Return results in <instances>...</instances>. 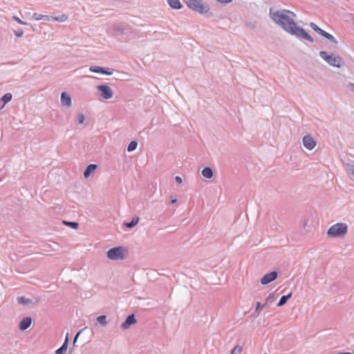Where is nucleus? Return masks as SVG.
<instances>
[{
  "instance_id": "1",
  "label": "nucleus",
  "mask_w": 354,
  "mask_h": 354,
  "mask_svg": "<svg viewBox=\"0 0 354 354\" xmlns=\"http://www.w3.org/2000/svg\"><path fill=\"white\" fill-rule=\"evenodd\" d=\"M270 17L279 25H280L286 31L291 35L304 38L310 42L313 39L306 31L296 26L294 21L295 15L287 10H277L271 8L270 10Z\"/></svg>"
},
{
  "instance_id": "2",
  "label": "nucleus",
  "mask_w": 354,
  "mask_h": 354,
  "mask_svg": "<svg viewBox=\"0 0 354 354\" xmlns=\"http://www.w3.org/2000/svg\"><path fill=\"white\" fill-rule=\"evenodd\" d=\"M348 231V226L346 223H336L328 229L327 234L330 237H343Z\"/></svg>"
},
{
  "instance_id": "3",
  "label": "nucleus",
  "mask_w": 354,
  "mask_h": 354,
  "mask_svg": "<svg viewBox=\"0 0 354 354\" xmlns=\"http://www.w3.org/2000/svg\"><path fill=\"white\" fill-rule=\"evenodd\" d=\"M187 6L194 11L200 14L206 13L209 7L205 1H187Z\"/></svg>"
},
{
  "instance_id": "4",
  "label": "nucleus",
  "mask_w": 354,
  "mask_h": 354,
  "mask_svg": "<svg viewBox=\"0 0 354 354\" xmlns=\"http://www.w3.org/2000/svg\"><path fill=\"white\" fill-rule=\"evenodd\" d=\"M321 57L330 65L339 68L342 64V60L339 56L329 55L325 51L319 53Z\"/></svg>"
},
{
  "instance_id": "5",
  "label": "nucleus",
  "mask_w": 354,
  "mask_h": 354,
  "mask_svg": "<svg viewBox=\"0 0 354 354\" xmlns=\"http://www.w3.org/2000/svg\"><path fill=\"white\" fill-rule=\"evenodd\" d=\"M124 257V249L122 247L113 248L107 252V257L111 260H122Z\"/></svg>"
},
{
  "instance_id": "6",
  "label": "nucleus",
  "mask_w": 354,
  "mask_h": 354,
  "mask_svg": "<svg viewBox=\"0 0 354 354\" xmlns=\"http://www.w3.org/2000/svg\"><path fill=\"white\" fill-rule=\"evenodd\" d=\"M98 91L100 93V96L104 99L108 100L112 97L113 91L107 85H99L97 86Z\"/></svg>"
},
{
  "instance_id": "7",
  "label": "nucleus",
  "mask_w": 354,
  "mask_h": 354,
  "mask_svg": "<svg viewBox=\"0 0 354 354\" xmlns=\"http://www.w3.org/2000/svg\"><path fill=\"white\" fill-rule=\"evenodd\" d=\"M310 26L315 30L316 31L317 33H319V35H322L323 37L327 38L328 39L330 40L331 41L334 42V43H337L335 37L326 32V31H324V30L321 29L320 28H319L315 23L313 22H311L310 24Z\"/></svg>"
},
{
  "instance_id": "8",
  "label": "nucleus",
  "mask_w": 354,
  "mask_h": 354,
  "mask_svg": "<svg viewBox=\"0 0 354 354\" xmlns=\"http://www.w3.org/2000/svg\"><path fill=\"white\" fill-rule=\"evenodd\" d=\"M277 275H278L277 272L275 271H273V272L266 274L261 279V284L266 285V284L273 281L274 280H275L277 279Z\"/></svg>"
},
{
  "instance_id": "9",
  "label": "nucleus",
  "mask_w": 354,
  "mask_h": 354,
  "mask_svg": "<svg viewBox=\"0 0 354 354\" xmlns=\"http://www.w3.org/2000/svg\"><path fill=\"white\" fill-rule=\"evenodd\" d=\"M304 145L309 150L313 149L316 145L315 140L310 136H306L303 138Z\"/></svg>"
},
{
  "instance_id": "10",
  "label": "nucleus",
  "mask_w": 354,
  "mask_h": 354,
  "mask_svg": "<svg viewBox=\"0 0 354 354\" xmlns=\"http://www.w3.org/2000/svg\"><path fill=\"white\" fill-rule=\"evenodd\" d=\"M136 319L134 317L133 315H131L127 317L125 322L122 323L121 325V327L122 329L126 330L131 325L136 324Z\"/></svg>"
},
{
  "instance_id": "11",
  "label": "nucleus",
  "mask_w": 354,
  "mask_h": 354,
  "mask_svg": "<svg viewBox=\"0 0 354 354\" xmlns=\"http://www.w3.org/2000/svg\"><path fill=\"white\" fill-rule=\"evenodd\" d=\"M31 323H32V319L30 317H25L20 322L19 328L21 330H24L30 327V326L31 325Z\"/></svg>"
},
{
  "instance_id": "12",
  "label": "nucleus",
  "mask_w": 354,
  "mask_h": 354,
  "mask_svg": "<svg viewBox=\"0 0 354 354\" xmlns=\"http://www.w3.org/2000/svg\"><path fill=\"white\" fill-rule=\"evenodd\" d=\"M61 102L64 106H70L71 105V96L66 93H62L61 95Z\"/></svg>"
},
{
  "instance_id": "13",
  "label": "nucleus",
  "mask_w": 354,
  "mask_h": 354,
  "mask_svg": "<svg viewBox=\"0 0 354 354\" xmlns=\"http://www.w3.org/2000/svg\"><path fill=\"white\" fill-rule=\"evenodd\" d=\"M89 70L92 72L97 73H103V74H106V75H111L112 74L111 71H107L104 70L103 68H101L100 66H91Z\"/></svg>"
},
{
  "instance_id": "14",
  "label": "nucleus",
  "mask_w": 354,
  "mask_h": 354,
  "mask_svg": "<svg viewBox=\"0 0 354 354\" xmlns=\"http://www.w3.org/2000/svg\"><path fill=\"white\" fill-rule=\"evenodd\" d=\"M97 168V165L94 164L89 165L84 172L85 178H88L92 172H94Z\"/></svg>"
},
{
  "instance_id": "15",
  "label": "nucleus",
  "mask_w": 354,
  "mask_h": 354,
  "mask_svg": "<svg viewBox=\"0 0 354 354\" xmlns=\"http://www.w3.org/2000/svg\"><path fill=\"white\" fill-rule=\"evenodd\" d=\"M68 336L66 337V339H65V341L63 344V345L59 348H58L57 351H56V353L57 354H64V352H66V351L67 350V348H68Z\"/></svg>"
},
{
  "instance_id": "16",
  "label": "nucleus",
  "mask_w": 354,
  "mask_h": 354,
  "mask_svg": "<svg viewBox=\"0 0 354 354\" xmlns=\"http://www.w3.org/2000/svg\"><path fill=\"white\" fill-rule=\"evenodd\" d=\"M202 174L203 176L206 178H211L213 176V171L211 168L209 167H205L202 170Z\"/></svg>"
},
{
  "instance_id": "17",
  "label": "nucleus",
  "mask_w": 354,
  "mask_h": 354,
  "mask_svg": "<svg viewBox=\"0 0 354 354\" xmlns=\"http://www.w3.org/2000/svg\"><path fill=\"white\" fill-rule=\"evenodd\" d=\"M291 297H292V293H289L287 295L282 296L281 297L277 306H283L287 302L288 299H289Z\"/></svg>"
},
{
  "instance_id": "18",
  "label": "nucleus",
  "mask_w": 354,
  "mask_h": 354,
  "mask_svg": "<svg viewBox=\"0 0 354 354\" xmlns=\"http://www.w3.org/2000/svg\"><path fill=\"white\" fill-rule=\"evenodd\" d=\"M139 221V218L138 216H135L132 218L130 223H126L125 225L128 227H133L136 226Z\"/></svg>"
},
{
  "instance_id": "19",
  "label": "nucleus",
  "mask_w": 354,
  "mask_h": 354,
  "mask_svg": "<svg viewBox=\"0 0 354 354\" xmlns=\"http://www.w3.org/2000/svg\"><path fill=\"white\" fill-rule=\"evenodd\" d=\"M12 99V94L10 93H6L1 100V102L3 101V103L2 104H6L8 102H10Z\"/></svg>"
},
{
  "instance_id": "20",
  "label": "nucleus",
  "mask_w": 354,
  "mask_h": 354,
  "mask_svg": "<svg viewBox=\"0 0 354 354\" xmlns=\"http://www.w3.org/2000/svg\"><path fill=\"white\" fill-rule=\"evenodd\" d=\"M97 322L102 326H106L107 324L106 317L105 315H101L97 317Z\"/></svg>"
},
{
  "instance_id": "21",
  "label": "nucleus",
  "mask_w": 354,
  "mask_h": 354,
  "mask_svg": "<svg viewBox=\"0 0 354 354\" xmlns=\"http://www.w3.org/2000/svg\"><path fill=\"white\" fill-rule=\"evenodd\" d=\"M170 6L174 9H180L182 8L180 1H168Z\"/></svg>"
},
{
  "instance_id": "22",
  "label": "nucleus",
  "mask_w": 354,
  "mask_h": 354,
  "mask_svg": "<svg viewBox=\"0 0 354 354\" xmlns=\"http://www.w3.org/2000/svg\"><path fill=\"white\" fill-rule=\"evenodd\" d=\"M138 146V143L136 141H131L129 145H128L127 150L128 151L131 152L134 151Z\"/></svg>"
},
{
  "instance_id": "23",
  "label": "nucleus",
  "mask_w": 354,
  "mask_h": 354,
  "mask_svg": "<svg viewBox=\"0 0 354 354\" xmlns=\"http://www.w3.org/2000/svg\"><path fill=\"white\" fill-rule=\"evenodd\" d=\"M68 17L66 15H61L58 17H55L53 18V20L64 22L67 20Z\"/></svg>"
},
{
  "instance_id": "24",
  "label": "nucleus",
  "mask_w": 354,
  "mask_h": 354,
  "mask_svg": "<svg viewBox=\"0 0 354 354\" xmlns=\"http://www.w3.org/2000/svg\"><path fill=\"white\" fill-rule=\"evenodd\" d=\"M17 301L19 303L21 304H28L30 302V300L24 297H19L17 299Z\"/></svg>"
},
{
  "instance_id": "25",
  "label": "nucleus",
  "mask_w": 354,
  "mask_h": 354,
  "mask_svg": "<svg viewBox=\"0 0 354 354\" xmlns=\"http://www.w3.org/2000/svg\"><path fill=\"white\" fill-rule=\"evenodd\" d=\"M263 308V306H262V304H261L260 301H257L256 302V308H255V310L256 312L257 313V315H259L260 314V313L261 312L262 309Z\"/></svg>"
},
{
  "instance_id": "26",
  "label": "nucleus",
  "mask_w": 354,
  "mask_h": 354,
  "mask_svg": "<svg viewBox=\"0 0 354 354\" xmlns=\"http://www.w3.org/2000/svg\"><path fill=\"white\" fill-rule=\"evenodd\" d=\"M241 351L242 347L241 346H236L232 349L231 354H240Z\"/></svg>"
},
{
  "instance_id": "27",
  "label": "nucleus",
  "mask_w": 354,
  "mask_h": 354,
  "mask_svg": "<svg viewBox=\"0 0 354 354\" xmlns=\"http://www.w3.org/2000/svg\"><path fill=\"white\" fill-rule=\"evenodd\" d=\"M66 225L72 227L74 229H76L78 226V223L75 222H64Z\"/></svg>"
},
{
  "instance_id": "28",
  "label": "nucleus",
  "mask_w": 354,
  "mask_h": 354,
  "mask_svg": "<svg viewBox=\"0 0 354 354\" xmlns=\"http://www.w3.org/2000/svg\"><path fill=\"white\" fill-rule=\"evenodd\" d=\"M84 121V116L83 114H80L78 116V122L80 124H82Z\"/></svg>"
},
{
  "instance_id": "29",
  "label": "nucleus",
  "mask_w": 354,
  "mask_h": 354,
  "mask_svg": "<svg viewBox=\"0 0 354 354\" xmlns=\"http://www.w3.org/2000/svg\"><path fill=\"white\" fill-rule=\"evenodd\" d=\"M14 19L20 24H25V23L17 17H14Z\"/></svg>"
},
{
  "instance_id": "30",
  "label": "nucleus",
  "mask_w": 354,
  "mask_h": 354,
  "mask_svg": "<svg viewBox=\"0 0 354 354\" xmlns=\"http://www.w3.org/2000/svg\"><path fill=\"white\" fill-rule=\"evenodd\" d=\"M175 180L178 184H181L183 183L182 178L180 176H176Z\"/></svg>"
},
{
  "instance_id": "31",
  "label": "nucleus",
  "mask_w": 354,
  "mask_h": 354,
  "mask_svg": "<svg viewBox=\"0 0 354 354\" xmlns=\"http://www.w3.org/2000/svg\"><path fill=\"white\" fill-rule=\"evenodd\" d=\"M24 34V32L23 30H20V31H17V32H15V35L18 37H20L23 35Z\"/></svg>"
},
{
  "instance_id": "32",
  "label": "nucleus",
  "mask_w": 354,
  "mask_h": 354,
  "mask_svg": "<svg viewBox=\"0 0 354 354\" xmlns=\"http://www.w3.org/2000/svg\"><path fill=\"white\" fill-rule=\"evenodd\" d=\"M348 87L351 90H352V91H354V84H352V83L349 84L348 85Z\"/></svg>"
},
{
  "instance_id": "33",
  "label": "nucleus",
  "mask_w": 354,
  "mask_h": 354,
  "mask_svg": "<svg viewBox=\"0 0 354 354\" xmlns=\"http://www.w3.org/2000/svg\"><path fill=\"white\" fill-rule=\"evenodd\" d=\"M81 332H82V330L79 331V332L76 334V335H75V338H74V342H73L74 343H75V342H76V340H77V337H78V336H79V335L80 334V333H81Z\"/></svg>"
},
{
  "instance_id": "34",
  "label": "nucleus",
  "mask_w": 354,
  "mask_h": 354,
  "mask_svg": "<svg viewBox=\"0 0 354 354\" xmlns=\"http://www.w3.org/2000/svg\"><path fill=\"white\" fill-rule=\"evenodd\" d=\"M41 19H48V17L47 15H45V16H43L42 17H41ZM37 19H40V18H37Z\"/></svg>"
},
{
  "instance_id": "35",
  "label": "nucleus",
  "mask_w": 354,
  "mask_h": 354,
  "mask_svg": "<svg viewBox=\"0 0 354 354\" xmlns=\"http://www.w3.org/2000/svg\"><path fill=\"white\" fill-rule=\"evenodd\" d=\"M176 199H174V200H172V201H171V203H176Z\"/></svg>"
},
{
  "instance_id": "36",
  "label": "nucleus",
  "mask_w": 354,
  "mask_h": 354,
  "mask_svg": "<svg viewBox=\"0 0 354 354\" xmlns=\"http://www.w3.org/2000/svg\"><path fill=\"white\" fill-rule=\"evenodd\" d=\"M267 305V302H266L265 304H262V306H263V308Z\"/></svg>"
},
{
  "instance_id": "37",
  "label": "nucleus",
  "mask_w": 354,
  "mask_h": 354,
  "mask_svg": "<svg viewBox=\"0 0 354 354\" xmlns=\"http://www.w3.org/2000/svg\"><path fill=\"white\" fill-rule=\"evenodd\" d=\"M352 174L354 176V169L352 170Z\"/></svg>"
},
{
  "instance_id": "38",
  "label": "nucleus",
  "mask_w": 354,
  "mask_h": 354,
  "mask_svg": "<svg viewBox=\"0 0 354 354\" xmlns=\"http://www.w3.org/2000/svg\"><path fill=\"white\" fill-rule=\"evenodd\" d=\"M264 354H266V353H264Z\"/></svg>"
}]
</instances>
